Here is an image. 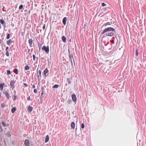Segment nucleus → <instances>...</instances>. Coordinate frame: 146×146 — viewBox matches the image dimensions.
<instances>
[{
    "mask_svg": "<svg viewBox=\"0 0 146 146\" xmlns=\"http://www.w3.org/2000/svg\"><path fill=\"white\" fill-rule=\"evenodd\" d=\"M110 31L115 32V30L113 28L111 27L106 28L101 33V35H102L106 32Z\"/></svg>",
    "mask_w": 146,
    "mask_h": 146,
    "instance_id": "f257e3e1",
    "label": "nucleus"
},
{
    "mask_svg": "<svg viewBox=\"0 0 146 146\" xmlns=\"http://www.w3.org/2000/svg\"><path fill=\"white\" fill-rule=\"evenodd\" d=\"M42 49L44 50L47 53H48L49 50L48 46H47V47H46L45 46H44L42 48Z\"/></svg>",
    "mask_w": 146,
    "mask_h": 146,
    "instance_id": "f03ea898",
    "label": "nucleus"
},
{
    "mask_svg": "<svg viewBox=\"0 0 146 146\" xmlns=\"http://www.w3.org/2000/svg\"><path fill=\"white\" fill-rule=\"evenodd\" d=\"M7 91H9V90H7V91L4 90L3 92V93L5 95L7 98L8 99H9L10 97L9 92Z\"/></svg>",
    "mask_w": 146,
    "mask_h": 146,
    "instance_id": "7ed1b4c3",
    "label": "nucleus"
},
{
    "mask_svg": "<svg viewBox=\"0 0 146 146\" xmlns=\"http://www.w3.org/2000/svg\"><path fill=\"white\" fill-rule=\"evenodd\" d=\"M10 85L11 88L13 90L15 88V82L12 80L10 82Z\"/></svg>",
    "mask_w": 146,
    "mask_h": 146,
    "instance_id": "20e7f679",
    "label": "nucleus"
},
{
    "mask_svg": "<svg viewBox=\"0 0 146 146\" xmlns=\"http://www.w3.org/2000/svg\"><path fill=\"white\" fill-rule=\"evenodd\" d=\"M72 98L73 101L75 102L76 101V98L75 94H72Z\"/></svg>",
    "mask_w": 146,
    "mask_h": 146,
    "instance_id": "39448f33",
    "label": "nucleus"
},
{
    "mask_svg": "<svg viewBox=\"0 0 146 146\" xmlns=\"http://www.w3.org/2000/svg\"><path fill=\"white\" fill-rule=\"evenodd\" d=\"M24 144L26 146H29V141L28 139H26L25 141Z\"/></svg>",
    "mask_w": 146,
    "mask_h": 146,
    "instance_id": "423d86ee",
    "label": "nucleus"
},
{
    "mask_svg": "<svg viewBox=\"0 0 146 146\" xmlns=\"http://www.w3.org/2000/svg\"><path fill=\"white\" fill-rule=\"evenodd\" d=\"M67 20V18L66 17H64L63 19L62 22L63 24L65 25L66 23V21Z\"/></svg>",
    "mask_w": 146,
    "mask_h": 146,
    "instance_id": "0eeeda50",
    "label": "nucleus"
},
{
    "mask_svg": "<svg viewBox=\"0 0 146 146\" xmlns=\"http://www.w3.org/2000/svg\"><path fill=\"white\" fill-rule=\"evenodd\" d=\"M38 73L39 74V75H38L37 76V78H38V80H40V78H39V76L40 77H41V71L40 70H39L38 72Z\"/></svg>",
    "mask_w": 146,
    "mask_h": 146,
    "instance_id": "6e6552de",
    "label": "nucleus"
},
{
    "mask_svg": "<svg viewBox=\"0 0 146 146\" xmlns=\"http://www.w3.org/2000/svg\"><path fill=\"white\" fill-rule=\"evenodd\" d=\"M105 35L106 36H112L114 35V33L112 32H111L109 33H106L105 34Z\"/></svg>",
    "mask_w": 146,
    "mask_h": 146,
    "instance_id": "1a4fd4ad",
    "label": "nucleus"
},
{
    "mask_svg": "<svg viewBox=\"0 0 146 146\" xmlns=\"http://www.w3.org/2000/svg\"><path fill=\"white\" fill-rule=\"evenodd\" d=\"M28 42L30 46L31 47H32V44L33 43L32 39L31 38L29 40Z\"/></svg>",
    "mask_w": 146,
    "mask_h": 146,
    "instance_id": "9d476101",
    "label": "nucleus"
},
{
    "mask_svg": "<svg viewBox=\"0 0 146 146\" xmlns=\"http://www.w3.org/2000/svg\"><path fill=\"white\" fill-rule=\"evenodd\" d=\"M0 21L1 23V24L2 25H4V26L5 27V26H6V23H5L4 20L3 19H0Z\"/></svg>",
    "mask_w": 146,
    "mask_h": 146,
    "instance_id": "9b49d317",
    "label": "nucleus"
},
{
    "mask_svg": "<svg viewBox=\"0 0 146 146\" xmlns=\"http://www.w3.org/2000/svg\"><path fill=\"white\" fill-rule=\"evenodd\" d=\"M68 53H69V56L71 60L72 58H73L72 54V53H71L70 52L69 49H68Z\"/></svg>",
    "mask_w": 146,
    "mask_h": 146,
    "instance_id": "f8f14e48",
    "label": "nucleus"
},
{
    "mask_svg": "<svg viewBox=\"0 0 146 146\" xmlns=\"http://www.w3.org/2000/svg\"><path fill=\"white\" fill-rule=\"evenodd\" d=\"M49 140V136L48 135L46 136L45 137V143H47Z\"/></svg>",
    "mask_w": 146,
    "mask_h": 146,
    "instance_id": "ddd939ff",
    "label": "nucleus"
},
{
    "mask_svg": "<svg viewBox=\"0 0 146 146\" xmlns=\"http://www.w3.org/2000/svg\"><path fill=\"white\" fill-rule=\"evenodd\" d=\"M33 107L31 106H29L28 108V111L29 112H31L33 110Z\"/></svg>",
    "mask_w": 146,
    "mask_h": 146,
    "instance_id": "4468645a",
    "label": "nucleus"
},
{
    "mask_svg": "<svg viewBox=\"0 0 146 146\" xmlns=\"http://www.w3.org/2000/svg\"><path fill=\"white\" fill-rule=\"evenodd\" d=\"M4 85V83H1L0 84V89L1 90H3Z\"/></svg>",
    "mask_w": 146,
    "mask_h": 146,
    "instance_id": "2eb2a0df",
    "label": "nucleus"
},
{
    "mask_svg": "<svg viewBox=\"0 0 146 146\" xmlns=\"http://www.w3.org/2000/svg\"><path fill=\"white\" fill-rule=\"evenodd\" d=\"M71 127L73 129H74L75 127V123L74 122H72L71 123Z\"/></svg>",
    "mask_w": 146,
    "mask_h": 146,
    "instance_id": "dca6fc26",
    "label": "nucleus"
},
{
    "mask_svg": "<svg viewBox=\"0 0 146 146\" xmlns=\"http://www.w3.org/2000/svg\"><path fill=\"white\" fill-rule=\"evenodd\" d=\"M62 41L64 42H66V37L64 36H63L62 37Z\"/></svg>",
    "mask_w": 146,
    "mask_h": 146,
    "instance_id": "f3484780",
    "label": "nucleus"
},
{
    "mask_svg": "<svg viewBox=\"0 0 146 146\" xmlns=\"http://www.w3.org/2000/svg\"><path fill=\"white\" fill-rule=\"evenodd\" d=\"M12 42V40L11 39H10L9 40H8L7 42V44L8 45H10V44Z\"/></svg>",
    "mask_w": 146,
    "mask_h": 146,
    "instance_id": "a211bd4d",
    "label": "nucleus"
},
{
    "mask_svg": "<svg viewBox=\"0 0 146 146\" xmlns=\"http://www.w3.org/2000/svg\"><path fill=\"white\" fill-rule=\"evenodd\" d=\"M48 72V69L47 68H46L45 70H44V73L45 75V76H46V74Z\"/></svg>",
    "mask_w": 146,
    "mask_h": 146,
    "instance_id": "6ab92c4d",
    "label": "nucleus"
},
{
    "mask_svg": "<svg viewBox=\"0 0 146 146\" xmlns=\"http://www.w3.org/2000/svg\"><path fill=\"white\" fill-rule=\"evenodd\" d=\"M16 110V108L15 107L11 109V112L12 113H14Z\"/></svg>",
    "mask_w": 146,
    "mask_h": 146,
    "instance_id": "aec40b11",
    "label": "nucleus"
},
{
    "mask_svg": "<svg viewBox=\"0 0 146 146\" xmlns=\"http://www.w3.org/2000/svg\"><path fill=\"white\" fill-rule=\"evenodd\" d=\"M14 72L16 74H18V70L17 68H15L14 70Z\"/></svg>",
    "mask_w": 146,
    "mask_h": 146,
    "instance_id": "412c9836",
    "label": "nucleus"
},
{
    "mask_svg": "<svg viewBox=\"0 0 146 146\" xmlns=\"http://www.w3.org/2000/svg\"><path fill=\"white\" fill-rule=\"evenodd\" d=\"M2 124L3 125V126H4V127L8 126V125H7V124L6 123H5V122H4V121H2Z\"/></svg>",
    "mask_w": 146,
    "mask_h": 146,
    "instance_id": "4be33fe9",
    "label": "nucleus"
},
{
    "mask_svg": "<svg viewBox=\"0 0 146 146\" xmlns=\"http://www.w3.org/2000/svg\"><path fill=\"white\" fill-rule=\"evenodd\" d=\"M59 87V85L58 84H55L52 86V88H57Z\"/></svg>",
    "mask_w": 146,
    "mask_h": 146,
    "instance_id": "5701e85b",
    "label": "nucleus"
},
{
    "mask_svg": "<svg viewBox=\"0 0 146 146\" xmlns=\"http://www.w3.org/2000/svg\"><path fill=\"white\" fill-rule=\"evenodd\" d=\"M67 81L69 84H70L71 83V80L70 78L67 79Z\"/></svg>",
    "mask_w": 146,
    "mask_h": 146,
    "instance_id": "b1692460",
    "label": "nucleus"
},
{
    "mask_svg": "<svg viewBox=\"0 0 146 146\" xmlns=\"http://www.w3.org/2000/svg\"><path fill=\"white\" fill-rule=\"evenodd\" d=\"M111 24L109 22H108L105 24H104V26L105 27H106L108 25H110Z\"/></svg>",
    "mask_w": 146,
    "mask_h": 146,
    "instance_id": "393cba45",
    "label": "nucleus"
},
{
    "mask_svg": "<svg viewBox=\"0 0 146 146\" xmlns=\"http://www.w3.org/2000/svg\"><path fill=\"white\" fill-rule=\"evenodd\" d=\"M7 136L9 137H10L11 136V134L9 132H8L6 134Z\"/></svg>",
    "mask_w": 146,
    "mask_h": 146,
    "instance_id": "a878e982",
    "label": "nucleus"
},
{
    "mask_svg": "<svg viewBox=\"0 0 146 146\" xmlns=\"http://www.w3.org/2000/svg\"><path fill=\"white\" fill-rule=\"evenodd\" d=\"M29 68H30L29 67L28 65H27L25 67V70H29Z\"/></svg>",
    "mask_w": 146,
    "mask_h": 146,
    "instance_id": "bb28decb",
    "label": "nucleus"
},
{
    "mask_svg": "<svg viewBox=\"0 0 146 146\" xmlns=\"http://www.w3.org/2000/svg\"><path fill=\"white\" fill-rule=\"evenodd\" d=\"M23 5H21L19 7V9L20 10L21 9L23 8Z\"/></svg>",
    "mask_w": 146,
    "mask_h": 146,
    "instance_id": "cd10ccee",
    "label": "nucleus"
},
{
    "mask_svg": "<svg viewBox=\"0 0 146 146\" xmlns=\"http://www.w3.org/2000/svg\"><path fill=\"white\" fill-rule=\"evenodd\" d=\"M11 74V72L10 70H7V75H9Z\"/></svg>",
    "mask_w": 146,
    "mask_h": 146,
    "instance_id": "c85d7f7f",
    "label": "nucleus"
},
{
    "mask_svg": "<svg viewBox=\"0 0 146 146\" xmlns=\"http://www.w3.org/2000/svg\"><path fill=\"white\" fill-rule=\"evenodd\" d=\"M38 46L39 47V50H40L41 46H42V44H40L38 42Z\"/></svg>",
    "mask_w": 146,
    "mask_h": 146,
    "instance_id": "c756f323",
    "label": "nucleus"
},
{
    "mask_svg": "<svg viewBox=\"0 0 146 146\" xmlns=\"http://www.w3.org/2000/svg\"><path fill=\"white\" fill-rule=\"evenodd\" d=\"M10 37V34L8 33L7 34V36L6 37V38L7 39H9Z\"/></svg>",
    "mask_w": 146,
    "mask_h": 146,
    "instance_id": "7c9ffc66",
    "label": "nucleus"
},
{
    "mask_svg": "<svg viewBox=\"0 0 146 146\" xmlns=\"http://www.w3.org/2000/svg\"><path fill=\"white\" fill-rule=\"evenodd\" d=\"M135 54L137 56L138 55V51L137 50V49H136L135 52Z\"/></svg>",
    "mask_w": 146,
    "mask_h": 146,
    "instance_id": "2f4dec72",
    "label": "nucleus"
},
{
    "mask_svg": "<svg viewBox=\"0 0 146 146\" xmlns=\"http://www.w3.org/2000/svg\"><path fill=\"white\" fill-rule=\"evenodd\" d=\"M5 106V104L4 103L1 104V107L2 108H4Z\"/></svg>",
    "mask_w": 146,
    "mask_h": 146,
    "instance_id": "473e14b6",
    "label": "nucleus"
},
{
    "mask_svg": "<svg viewBox=\"0 0 146 146\" xmlns=\"http://www.w3.org/2000/svg\"><path fill=\"white\" fill-rule=\"evenodd\" d=\"M81 127L82 129H84V123H82L81 124Z\"/></svg>",
    "mask_w": 146,
    "mask_h": 146,
    "instance_id": "72a5a7b5",
    "label": "nucleus"
},
{
    "mask_svg": "<svg viewBox=\"0 0 146 146\" xmlns=\"http://www.w3.org/2000/svg\"><path fill=\"white\" fill-rule=\"evenodd\" d=\"M33 60H35L36 59V56L35 54L33 55Z\"/></svg>",
    "mask_w": 146,
    "mask_h": 146,
    "instance_id": "f704fd0d",
    "label": "nucleus"
},
{
    "mask_svg": "<svg viewBox=\"0 0 146 146\" xmlns=\"http://www.w3.org/2000/svg\"><path fill=\"white\" fill-rule=\"evenodd\" d=\"M6 55L7 56H9V54L8 52V51H6Z\"/></svg>",
    "mask_w": 146,
    "mask_h": 146,
    "instance_id": "c9c22d12",
    "label": "nucleus"
},
{
    "mask_svg": "<svg viewBox=\"0 0 146 146\" xmlns=\"http://www.w3.org/2000/svg\"><path fill=\"white\" fill-rule=\"evenodd\" d=\"M17 96L16 95H14V101L15 100H16V99L17 98Z\"/></svg>",
    "mask_w": 146,
    "mask_h": 146,
    "instance_id": "e433bc0d",
    "label": "nucleus"
},
{
    "mask_svg": "<svg viewBox=\"0 0 146 146\" xmlns=\"http://www.w3.org/2000/svg\"><path fill=\"white\" fill-rule=\"evenodd\" d=\"M72 102V101L71 100H68L67 101V103H68L70 104Z\"/></svg>",
    "mask_w": 146,
    "mask_h": 146,
    "instance_id": "4c0bfd02",
    "label": "nucleus"
},
{
    "mask_svg": "<svg viewBox=\"0 0 146 146\" xmlns=\"http://www.w3.org/2000/svg\"><path fill=\"white\" fill-rule=\"evenodd\" d=\"M0 128L1 129V132H2L3 131V129L2 128L1 125H0Z\"/></svg>",
    "mask_w": 146,
    "mask_h": 146,
    "instance_id": "58836bf2",
    "label": "nucleus"
},
{
    "mask_svg": "<svg viewBox=\"0 0 146 146\" xmlns=\"http://www.w3.org/2000/svg\"><path fill=\"white\" fill-rule=\"evenodd\" d=\"M106 4L104 3H103L102 4V5L103 7H104L105 6H106Z\"/></svg>",
    "mask_w": 146,
    "mask_h": 146,
    "instance_id": "ea45409f",
    "label": "nucleus"
},
{
    "mask_svg": "<svg viewBox=\"0 0 146 146\" xmlns=\"http://www.w3.org/2000/svg\"><path fill=\"white\" fill-rule=\"evenodd\" d=\"M37 92V89H35L34 90V92L35 93H36Z\"/></svg>",
    "mask_w": 146,
    "mask_h": 146,
    "instance_id": "a19ab883",
    "label": "nucleus"
},
{
    "mask_svg": "<svg viewBox=\"0 0 146 146\" xmlns=\"http://www.w3.org/2000/svg\"><path fill=\"white\" fill-rule=\"evenodd\" d=\"M30 99H31L30 96H29L27 98V100H28L29 101L30 100Z\"/></svg>",
    "mask_w": 146,
    "mask_h": 146,
    "instance_id": "79ce46f5",
    "label": "nucleus"
},
{
    "mask_svg": "<svg viewBox=\"0 0 146 146\" xmlns=\"http://www.w3.org/2000/svg\"><path fill=\"white\" fill-rule=\"evenodd\" d=\"M45 24H44V26L43 27H42L43 29H45Z\"/></svg>",
    "mask_w": 146,
    "mask_h": 146,
    "instance_id": "37998d69",
    "label": "nucleus"
},
{
    "mask_svg": "<svg viewBox=\"0 0 146 146\" xmlns=\"http://www.w3.org/2000/svg\"><path fill=\"white\" fill-rule=\"evenodd\" d=\"M44 93L43 91L41 93V97H42Z\"/></svg>",
    "mask_w": 146,
    "mask_h": 146,
    "instance_id": "c03bdc74",
    "label": "nucleus"
},
{
    "mask_svg": "<svg viewBox=\"0 0 146 146\" xmlns=\"http://www.w3.org/2000/svg\"><path fill=\"white\" fill-rule=\"evenodd\" d=\"M8 49H9V47L8 46H7L6 48V51H8Z\"/></svg>",
    "mask_w": 146,
    "mask_h": 146,
    "instance_id": "a18cd8bd",
    "label": "nucleus"
},
{
    "mask_svg": "<svg viewBox=\"0 0 146 146\" xmlns=\"http://www.w3.org/2000/svg\"><path fill=\"white\" fill-rule=\"evenodd\" d=\"M24 85L26 87H27V85L26 83H24Z\"/></svg>",
    "mask_w": 146,
    "mask_h": 146,
    "instance_id": "49530a36",
    "label": "nucleus"
},
{
    "mask_svg": "<svg viewBox=\"0 0 146 146\" xmlns=\"http://www.w3.org/2000/svg\"><path fill=\"white\" fill-rule=\"evenodd\" d=\"M111 42L113 44H114V40H112Z\"/></svg>",
    "mask_w": 146,
    "mask_h": 146,
    "instance_id": "de8ad7c7",
    "label": "nucleus"
},
{
    "mask_svg": "<svg viewBox=\"0 0 146 146\" xmlns=\"http://www.w3.org/2000/svg\"><path fill=\"white\" fill-rule=\"evenodd\" d=\"M35 85H33L32 86L33 88H35Z\"/></svg>",
    "mask_w": 146,
    "mask_h": 146,
    "instance_id": "09e8293b",
    "label": "nucleus"
},
{
    "mask_svg": "<svg viewBox=\"0 0 146 146\" xmlns=\"http://www.w3.org/2000/svg\"><path fill=\"white\" fill-rule=\"evenodd\" d=\"M14 94H15L14 95H15L16 94V92L15 90H14Z\"/></svg>",
    "mask_w": 146,
    "mask_h": 146,
    "instance_id": "8fccbe9b",
    "label": "nucleus"
},
{
    "mask_svg": "<svg viewBox=\"0 0 146 146\" xmlns=\"http://www.w3.org/2000/svg\"><path fill=\"white\" fill-rule=\"evenodd\" d=\"M1 97V93L0 92V98Z\"/></svg>",
    "mask_w": 146,
    "mask_h": 146,
    "instance_id": "3c124183",
    "label": "nucleus"
},
{
    "mask_svg": "<svg viewBox=\"0 0 146 146\" xmlns=\"http://www.w3.org/2000/svg\"><path fill=\"white\" fill-rule=\"evenodd\" d=\"M43 88L42 87L41 88V89L43 90Z\"/></svg>",
    "mask_w": 146,
    "mask_h": 146,
    "instance_id": "603ef678",
    "label": "nucleus"
},
{
    "mask_svg": "<svg viewBox=\"0 0 146 146\" xmlns=\"http://www.w3.org/2000/svg\"><path fill=\"white\" fill-rule=\"evenodd\" d=\"M6 60H7V59H6V60H5V61H6Z\"/></svg>",
    "mask_w": 146,
    "mask_h": 146,
    "instance_id": "864d4df0",
    "label": "nucleus"
},
{
    "mask_svg": "<svg viewBox=\"0 0 146 146\" xmlns=\"http://www.w3.org/2000/svg\"><path fill=\"white\" fill-rule=\"evenodd\" d=\"M6 60H7V59H6V60H5V61H6Z\"/></svg>",
    "mask_w": 146,
    "mask_h": 146,
    "instance_id": "5fc2aeb1",
    "label": "nucleus"
},
{
    "mask_svg": "<svg viewBox=\"0 0 146 146\" xmlns=\"http://www.w3.org/2000/svg\"><path fill=\"white\" fill-rule=\"evenodd\" d=\"M29 51L30 50V49H28Z\"/></svg>",
    "mask_w": 146,
    "mask_h": 146,
    "instance_id": "6e6d98bb",
    "label": "nucleus"
},
{
    "mask_svg": "<svg viewBox=\"0 0 146 146\" xmlns=\"http://www.w3.org/2000/svg\"><path fill=\"white\" fill-rule=\"evenodd\" d=\"M29 51L30 50V49H28Z\"/></svg>",
    "mask_w": 146,
    "mask_h": 146,
    "instance_id": "4d7b16f0",
    "label": "nucleus"
}]
</instances>
